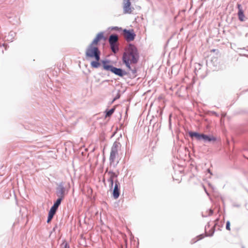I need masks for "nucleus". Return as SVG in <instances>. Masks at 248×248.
I'll return each mask as SVG.
<instances>
[{"label": "nucleus", "mask_w": 248, "mask_h": 248, "mask_svg": "<svg viewBox=\"0 0 248 248\" xmlns=\"http://www.w3.org/2000/svg\"><path fill=\"white\" fill-rule=\"evenodd\" d=\"M209 227H210V224H209V222H208V223H207V225L205 226V231L206 230V229H207V228H209Z\"/></svg>", "instance_id": "35"}, {"label": "nucleus", "mask_w": 248, "mask_h": 248, "mask_svg": "<svg viewBox=\"0 0 248 248\" xmlns=\"http://www.w3.org/2000/svg\"><path fill=\"white\" fill-rule=\"evenodd\" d=\"M123 8L124 14H131L132 13V7L130 0H123Z\"/></svg>", "instance_id": "8"}, {"label": "nucleus", "mask_w": 248, "mask_h": 248, "mask_svg": "<svg viewBox=\"0 0 248 248\" xmlns=\"http://www.w3.org/2000/svg\"><path fill=\"white\" fill-rule=\"evenodd\" d=\"M171 115L170 116L169 118V128L170 129L171 128V119H170Z\"/></svg>", "instance_id": "34"}, {"label": "nucleus", "mask_w": 248, "mask_h": 248, "mask_svg": "<svg viewBox=\"0 0 248 248\" xmlns=\"http://www.w3.org/2000/svg\"><path fill=\"white\" fill-rule=\"evenodd\" d=\"M54 216V215H53L51 213L48 212L46 222L47 223H50V221H51V220L52 219V218H53Z\"/></svg>", "instance_id": "24"}, {"label": "nucleus", "mask_w": 248, "mask_h": 248, "mask_svg": "<svg viewBox=\"0 0 248 248\" xmlns=\"http://www.w3.org/2000/svg\"><path fill=\"white\" fill-rule=\"evenodd\" d=\"M111 29L113 30L116 31H122V29L121 27H118L117 26L111 27Z\"/></svg>", "instance_id": "29"}, {"label": "nucleus", "mask_w": 248, "mask_h": 248, "mask_svg": "<svg viewBox=\"0 0 248 248\" xmlns=\"http://www.w3.org/2000/svg\"><path fill=\"white\" fill-rule=\"evenodd\" d=\"M230 225H231L230 221L229 220L227 221L226 224V229L227 230L230 231L231 230Z\"/></svg>", "instance_id": "27"}, {"label": "nucleus", "mask_w": 248, "mask_h": 248, "mask_svg": "<svg viewBox=\"0 0 248 248\" xmlns=\"http://www.w3.org/2000/svg\"><path fill=\"white\" fill-rule=\"evenodd\" d=\"M212 113L215 115L216 116H218V114H217V112H216L215 111H212Z\"/></svg>", "instance_id": "36"}, {"label": "nucleus", "mask_w": 248, "mask_h": 248, "mask_svg": "<svg viewBox=\"0 0 248 248\" xmlns=\"http://www.w3.org/2000/svg\"><path fill=\"white\" fill-rule=\"evenodd\" d=\"M103 182L104 183H105V178H104V179H103Z\"/></svg>", "instance_id": "40"}, {"label": "nucleus", "mask_w": 248, "mask_h": 248, "mask_svg": "<svg viewBox=\"0 0 248 248\" xmlns=\"http://www.w3.org/2000/svg\"><path fill=\"white\" fill-rule=\"evenodd\" d=\"M102 69L105 71H109L114 75L120 77H123L124 76H128L129 74L128 71L121 68H117L110 64V60L109 59L102 60Z\"/></svg>", "instance_id": "2"}, {"label": "nucleus", "mask_w": 248, "mask_h": 248, "mask_svg": "<svg viewBox=\"0 0 248 248\" xmlns=\"http://www.w3.org/2000/svg\"><path fill=\"white\" fill-rule=\"evenodd\" d=\"M108 181L109 182V190H112L114 183H115V180H113L111 178L109 177L108 179Z\"/></svg>", "instance_id": "22"}, {"label": "nucleus", "mask_w": 248, "mask_h": 248, "mask_svg": "<svg viewBox=\"0 0 248 248\" xmlns=\"http://www.w3.org/2000/svg\"><path fill=\"white\" fill-rule=\"evenodd\" d=\"M207 213H208L207 215H204L203 214H202V217H206L208 216H212L213 214L214 211L212 209H209L206 211Z\"/></svg>", "instance_id": "20"}, {"label": "nucleus", "mask_w": 248, "mask_h": 248, "mask_svg": "<svg viewBox=\"0 0 248 248\" xmlns=\"http://www.w3.org/2000/svg\"><path fill=\"white\" fill-rule=\"evenodd\" d=\"M215 226H213L212 229L210 230V233H206V237L208 236H212L215 232Z\"/></svg>", "instance_id": "25"}, {"label": "nucleus", "mask_w": 248, "mask_h": 248, "mask_svg": "<svg viewBox=\"0 0 248 248\" xmlns=\"http://www.w3.org/2000/svg\"><path fill=\"white\" fill-rule=\"evenodd\" d=\"M242 248H244V247H242Z\"/></svg>", "instance_id": "42"}, {"label": "nucleus", "mask_w": 248, "mask_h": 248, "mask_svg": "<svg viewBox=\"0 0 248 248\" xmlns=\"http://www.w3.org/2000/svg\"><path fill=\"white\" fill-rule=\"evenodd\" d=\"M109 46L111 50L113 53L116 54L119 51V47L117 43L110 44Z\"/></svg>", "instance_id": "14"}, {"label": "nucleus", "mask_w": 248, "mask_h": 248, "mask_svg": "<svg viewBox=\"0 0 248 248\" xmlns=\"http://www.w3.org/2000/svg\"><path fill=\"white\" fill-rule=\"evenodd\" d=\"M56 194L58 197L57 200H60L61 201L63 200L66 194V188L64 186V182H61L59 183H57Z\"/></svg>", "instance_id": "5"}, {"label": "nucleus", "mask_w": 248, "mask_h": 248, "mask_svg": "<svg viewBox=\"0 0 248 248\" xmlns=\"http://www.w3.org/2000/svg\"><path fill=\"white\" fill-rule=\"evenodd\" d=\"M118 36L115 33L111 34L109 35L108 41L109 44L116 43L118 42Z\"/></svg>", "instance_id": "12"}, {"label": "nucleus", "mask_w": 248, "mask_h": 248, "mask_svg": "<svg viewBox=\"0 0 248 248\" xmlns=\"http://www.w3.org/2000/svg\"><path fill=\"white\" fill-rule=\"evenodd\" d=\"M237 9L238 10V12H240V11H244L241 4L237 3Z\"/></svg>", "instance_id": "30"}, {"label": "nucleus", "mask_w": 248, "mask_h": 248, "mask_svg": "<svg viewBox=\"0 0 248 248\" xmlns=\"http://www.w3.org/2000/svg\"><path fill=\"white\" fill-rule=\"evenodd\" d=\"M233 206L234 207H239L240 206V205L239 204H233Z\"/></svg>", "instance_id": "37"}, {"label": "nucleus", "mask_w": 248, "mask_h": 248, "mask_svg": "<svg viewBox=\"0 0 248 248\" xmlns=\"http://www.w3.org/2000/svg\"><path fill=\"white\" fill-rule=\"evenodd\" d=\"M116 108L115 107H113L110 109H106L105 111V117H110L113 114Z\"/></svg>", "instance_id": "15"}, {"label": "nucleus", "mask_w": 248, "mask_h": 248, "mask_svg": "<svg viewBox=\"0 0 248 248\" xmlns=\"http://www.w3.org/2000/svg\"><path fill=\"white\" fill-rule=\"evenodd\" d=\"M207 171L209 173H210V174H212L211 172V170H209V169H208L207 170Z\"/></svg>", "instance_id": "39"}, {"label": "nucleus", "mask_w": 248, "mask_h": 248, "mask_svg": "<svg viewBox=\"0 0 248 248\" xmlns=\"http://www.w3.org/2000/svg\"><path fill=\"white\" fill-rule=\"evenodd\" d=\"M85 56L87 59L98 58L100 57L101 52L97 46L90 44L86 48Z\"/></svg>", "instance_id": "4"}, {"label": "nucleus", "mask_w": 248, "mask_h": 248, "mask_svg": "<svg viewBox=\"0 0 248 248\" xmlns=\"http://www.w3.org/2000/svg\"><path fill=\"white\" fill-rule=\"evenodd\" d=\"M121 91L120 90H118L117 91V94L116 95V96L113 98V100H112L111 102V104L113 103L115 100H116L117 99H118L119 98H120L121 97Z\"/></svg>", "instance_id": "21"}, {"label": "nucleus", "mask_w": 248, "mask_h": 248, "mask_svg": "<svg viewBox=\"0 0 248 248\" xmlns=\"http://www.w3.org/2000/svg\"><path fill=\"white\" fill-rule=\"evenodd\" d=\"M238 49L240 50H246L245 47L238 48Z\"/></svg>", "instance_id": "38"}, {"label": "nucleus", "mask_w": 248, "mask_h": 248, "mask_svg": "<svg viewBox=\"0 0 248 248\" xmlns=\"http://www.w3.org/2000/svg\"><path fill=\"white\" fill-rule=\"evenodd\" d=\"M62 245H63V247L62 248H70L69 245L65 241L62 243Z\"/></svg>", "instance_id": "28"}, {"label": "nucleus", "mask_w": 248, "mask_h": 248, "mask_svg": "<svg viewBox=\"0 0 248 248\" xmlns=\"http://www.w3.org/2000/svg\"><path fill=\"white\" fill-rule=\"evenodd\" d=\"M121 146V143L119 142L115 141L111 148V152H113L118 154V149Z\"/></svg>", "instance_id": "13"}, {"label": "nucleus", "mask_w": 248, "mask_h": 248, "mask_svg": "<svg viewBox=\"0 0 248 248\" xmlns=\"http://www.w3.org/2000/svg\"><path fill=\"white\" fill-rule=\"evenodd\" d=\"M206 236V234H204V233L201 234L197 236L198 239L194 242V243L196 242L197 241L201 240L204 238Z\"/></svg>", "instance_id": "26"}, {"label": "nucleus", "mask_w": 248, "mask_h": 248, "mask_svg": "<svg viewBox=\"0 0 248 248\" xmlns=\"http://www.w3.org/2000/svg\"><path fill=\"white\" fill-rule=\"evenodd\" d=\"M237 14H238V19L240 21L243 22V21H245V19L247 18L245 17L244 11H240V12H238Z\"/></svg>", "instance_id": "18"}, {"label": "nucleus", "mask_w": 248, "mask_h": 248, "mask_svg": "<svg viewBox=\"0 0 248 248\" xmlns=\"http://www.w3.org/2000/svg\"><path fill=\"white\" fill-rule=\"evenodd\" d=\"M16 35V33L13 31H11L7 36V40L10 42H13Z\"/></svg>", "instance_id": "17"}, {"label": "nucleus", "mask_w": 248, "mask_h": 248, "mask_svg": "<svg viewBox=\"0 0 248 248\" xmlns=\"http://www.w3.org/2000/svg\"><path fill=\"white\" fill-rule=\"evenodd\" d=\"M219 218H217L216 220H215V225L214 226L215 227V226L217 224V223H218V222L219 221Z\"/></svg>", "instance_id": "33"}, {"label": "nucleus", "mask_w": 248, "mask_h": 248, "mask_svg": "<svg viewBox=\"0 0 248 248\" xmlns=\"http://www.w3.org/2000/svg\"><path fill=\"white\" fill-rule=\"evenodd\" d=\"M108 174L110 175L109 177L111 178L113 180H115L116 179H117V178L118 177V175L112 170H109L108 172Z\"/></svg>", "instance_id": "19"}, {"label": "nucleus", "mask_w": 248, "mask_h": 248, "mask_svg": "<svg viewBox=\"0 0 248 248\" xmlns=\"http://www.w3.org/2000/svg\"><path fill=\"white\" fill-rule=\"evenodd\" d=\"M139 58L140 54L138 48L133 44H129L123 54L122 60L127 69L130 71L133 75L137 73V70L135 67L132 68L131 64L137 63Z\"/></svg>", "instance_id": "1"}, {"label": "nucleus", "mask_w": 248, "mask_h": 248, "mask_svg": "<svg viewBox=\"0 0 248 248\" xmlns=\"http://www.w3.org/2000/svg\"><path fill=\"white\" fill-rule=\"evenodd\" d=\"M106 39V38L105 37L104 35V32H100L97 34L95 37L93 39V40L90 44L95 46L96 45H97L98 44L100 40H105Z\"/></svg>", "instance_id": "9"}, {"label": "nucleus", "mask_w": 248, "mask_h": 248, "mask_svg": "<svg viewBox=\"0 0 248 248\" xmlns=\"http://www.w3.org/2000/svg\"><path fill=\"white\" fill-rule=\"evenodd\" d=\"M2 46L5 47V49L6 50L7 48L9 47V46L7 44L3 43L2 44Z\"/></svg>", "instance_id": "32"}, {"label": "nucleus", "mask_w": 248, "mask_h": 248, "mask_svg": "<svg viewBox=\"0 0 248 248\" xmlns=\"http://www.w3.org/2000/svg\"><path fill=\"white\" fill-rule=\"evenodd\" d=\"M124 38L127 42L133 41L136 36L135 32L133 29H124L123 30Z\"/></svg>", "instance_id": "6"}, {"label": "nucleus", "mask_w": 248, "mask_h": 248, "mask_svg": "<svg viewBox=\"0 0 248 248\" xmlns=\"http://www.w3.org/2000/svg\"><path fill=\"white\" fill-rule=\"evenodd\" d=\"M57 224H56L55 226L53 227L52 230L50 232V236L52 234V233L56 231V229H57Z\"/></svg>", "instance_id": "31"}, {"label": "nucleus", "mask_w": 248, "mask_h": 248, "mask_svg": "<svg viewBox=\"0 0 248 248\" xmlns=\"http://www.w3.org/2000/svg\"><path fill=\"white\" fill-rule=\"evenodd\" d=\"M202 67V65L200 63H196L195 67V72L196 75H198V73L200 70H201Z\"/></svg>", "instance_id": "23"}, {"label": "nucleus", "mask_w": 248, "mask_h": 248, "mask_svg": "<svg viewBox=\"0 0 248 248\" xmlns=\"http://www.w3.org/2000/svg\"><path fill=\"white\" fill-rule=\"evenodd\" d=\"M62 201H61L60 200H56L53 205L51 207L49 211H48V212L51 213L52 214L55 215L59 206L61 205V202H62Z\"/></svg>", "instance_id": "10"}, {"label": "nucleus", "mask_w": 248, "mask_h": 248, "mask_svg": "<svg viewBox=\"0 0 248 248\" xmlns=\"http://www.w3.org/2000/svg\"><path fill=\"white\" fill-rule=\"evenodd\" d=\"M94 60L91 62V66L93 68H98L102 65L101 61L100 62V57L94 58Z\"/></svg>", "instance_id": "11"}, {"label": "nucleus", "mask_w": 248, "mask_h": 248, "mask_svg": "<svg viewBox=\"0 0 248 248\" xmlns=\"http://www.w3.org/2000/svg\"><path fill=\"white\" fill-rule=\"evenodd\" d=\"M120 187L121 185L119 181L116 179L114 187L113 186L112 190H109L112 191V197L115 200L117 199L120 195Z\"/></svg>", "instance_id": "7"}, {"label": "nucleus", "mask_w": 248, "mask_h": 248, "mask_svg": "<svg viewBox=\"0 0 248 248\" xmlns=\"http://www.w3.org/2000/svg\"><path fill=\"white\" fill-rule=\"evenodd\" d=\"M241 55H243V56H247V55H246V54H241Z\"/></svg>", "instance_id": "41"}, {"label": "nucleus", "mask_w": 248, "mask_h": 248, "mask_svg": "<svg viewBox=\"0 0 248 248\" xmlns=\"http://www.w3.org/2000/svg\"><path fill=\"white\" fill-rule=\"evenodd\" d=\"M117 154H118L117 153L110 152L109 158V164H110V166H113L114 167L115 166L114 162L116 158V156Z\"/></svg>", "instance_id": "16"}, {"label": "nucleus", "mask_w": 248, "mask_h": 248, "mask_svg": "<svg viewBox=\"0 0 248 248\" xmlns=\"http://www.w3.org/2000/svg\"><path fill=\"white\" fill-rule=\"evenodd\" d=\"M189 136L192 139H195L198 141H203L204 143H214L217 140V137L211 135L205 134L197 131H189Z\"/></svg>", "instance_id": "3"}]
</instances>
